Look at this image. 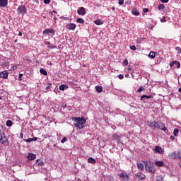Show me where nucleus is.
<instances>
[{
	"label": "nucleus",
	"mask_w": 181,
	"mask_h": 181,
	"mask_svg": "<svg viewBox=\"0 0 181 181\" xmlns=\"http://www.w3.org/2000/svg\"><path fill=\"white\" fill-rule=\"evenodd\" d=\"M160 22H162V23L166 22V18H165V17H163V18L160 19Z\"/></svg>",
	"instance_id": "43"
},
{
	"label": "nucleus",
	"mask_w": 181,
	"mask_h": 181,
	"mask_svg": "<svg viewBox=\"0 0 181 181\" xmlns=\"http://www.w3.org/2000/svg\"><path fill=\"white\" fill-rule=\"evenodd\" d=\"M131 50H136V47L135 45H132L130 47Z\"/></svg>",
	"instance_id": "40"
},
{
	"label": "nucleus",
	"mask_w": 181,
	"mask_h": 181,
	"mask_svg": "<svg viewBox=\"0 0 181 181\" xmlns=\"http://www.w3.org/2000/svg\"><path fill=\"white\" fill-rule=\"evenodd\" d=\"M158 9H159V11H163V9H165V5H163V4H160V5L158 6Z\"/></svg>",
	"instance_id": "33"
},
{
	"label": "nucleus",
	"mask_w": 181,
	"mask_h": 181,
	"mask_svg": "<svg viewBox=\"0 0 181 181\" xmlns=\"http://www.w3.org/2000/svg\"><path fill=\"white\" fill-rule=\"evenodd\" d=\"M6 126L7 127H12V121L11 120H8L6 122Z\"/></svg>",
	"instance_id": "34"
},
{
	"label": "nucleus",
	"mask_w": 181,
	"mask_h": 181,
	"mask_svg": "<svg viewBox=\"0 0 181 181\" xmlns=\"http://www.w3.org/2000/svg\"><path fill=\"white\" fill-rule=\"evenodd\" d=\"M154 122H153V121H148L147 124H148V127H151V128H153Z\"/></svg>",
	"instance_id": "30"
},
{
	"label": "nucleus",
	"mask_w": 181,
	"mask_h": 181,
	"mask_svg": "<svg viewBox=\"0 0 181 181\" xmlns=\"http://www.w3.org/2000/svg\"><path fill=\"white\" fill-rule=\"evenodd\" d=\"M16 69H18V67H16V66H13V70H16Z\"/></svg>",
	"instance_id": "52"
},
{
	"label": "nucleus",
	"mask_w": 181,
	"mask_h": 181,
	"mask_svg": "<svg viewBox=\"0 0 181 181\" xmlns=\"http://www.w3.org/2000/svg\"><path fill=\"white\" fill-rule=\"evenodd\" d=\"M160 2H162L163 4H168V2H169V0H160Z\"/></svg>",
	"instance_id": "42"
},
{
	"label": "nucleus",
	"mask_w": 181,
	"mask_h": 181,
	"mask_svg": "<svg viewBox=\"0 0 181 181\" xmlns=\"http://www.w3.org/2000/svg\"><path fill=\"white\" fill-rule=\"evenodd\" d=\"M59 90H61V91H64V90H67V85L59 86Z\"/></svg>",
	"instance_id": "25"
},
{
	"label": "nucleus",
	"mask_w": 181,
	"mask_h": 181,
	"mask_svg": "<svg viewBox=\"0 0 181 181\" xmlns=\"http://www.w3.org/2000/svg\"><path fill=\"white\" fill-rule=\"evenodd\" d=\"M165 163L163 161H156V166H163Z\"/></svg>",
	"instance_id": "27"
},
{
	"label": "nucleus",
	"mask_w": 181,
	"mask_h": 181,
	"mask_svg": "<svg viewBox=\"0 0 181 181\" xmlns=\"http://www.w3.org/2000/svg\"><path fill=\"white\" fill-rule=\"evenodd\" d=\"M46 90H50V85L46 87Z\"/></svg>",
	"instance_id": "51"
},
{
	"label": "nucleus",
	"mask_w": 181,
	"mask_h": 181,
	"mask_svg": "<svg viewBox=\"0 0 181 181\" xmlns=\"http://www.w3.org/2000/svg\"><path fill=\"white\" fill-rule=\"evenodd\" d=\"M168 156L170 158V159H176V158H177V154L175 152H173L170 153Z\"/></svg>",
	"instance_id": "19"
},
{
	"label": "nucleus",
	"mask_w": 181,
	"mask_h": 181,
	"mask_svg": "<svg viewBox=\"0 0 181 181\" xmlns=\"http://www.w3.org/2000/svg\"><path fill=\"white\" fill-rule=\"evenodd\" d=\"M137 168L138 169H140V170H144V164L141 163H137Z\"/></svg>",
	"instance_id": "28"
},
{
	"label": "nucleus",
	"mask_w": 181,
	"mask_h": 181,
	"mask_svg": "<svg viewBox=\"0 0 181 181\" xmlns=\"http://www.w3.org/2000/svg\"><path fill=\"white\" fill-rule=\"evenodd\" d=\"M44 4H46L47 5L50 4V0H44Z\"/></svg>",
	"instance_id": "44"
},
{
	"label": "nucleus",
	"mask_w": 181,
	"mask_h": 181,
	"mask_svg": "<svg viewBox=\"0 0 181 181\" xmlns=\"http://www.w3.org/2000/svg\"><path fill=\"white\" fill-rule=\"evenodd\" d=\"M157 181H163V177L162 176L159 175L157 177Z\"/></svg>",
	"instance_id": "37"
},
{
	"label": "nucleus",
	"mask_w": 181,
	"mask_h": 181,
	"mask_svg": "<svg viewBox=\"0 0 181 181\" xmlns=\"http://www.w3.org/2000/svg\"><path fill=\"white\" fill-rule=\"evenodd\" d=\"M95 25H103L104 23V21L103 20L98 19L95 21Z\"/></svg>",
	"instance_id": "24"
},
{
	"label": "nucleus",
	"mask_w": 181,
	"mask_h": 181,
	"mask_svg": "<svg viewBox=\"0 0 181 181\" xmlns=\"http://www.w3.org/2000/svg\"><path fill=\"white\" fill-rule=\"evenodd\" d=\"M22 77H23V74H20L19 76H18V78H19L20 81H22Z\"/></svg>",
	"instance_id": "41"
},
{
	"label": "nucleus",
	"mask_w": 181,
	"mask_h": 181,
	"mask_svg": "<svg viewBox=\"0 0 181 181\" xmlns=\"http://www.w3.org/2000/svg\"><path fill=\"white\" fill-rule=\"evenodd\" d=\"M23 141H24V142H28V143L34 142L35 141H37V137L29 138L27 139H23Z\"/></svg>",
	"instance_id": "14"
},
{
	"label": "nucleus",
	"mask_w": 181,
	"mask_h": 181,
	"mask_svg": "<svg viewBox=\"0 0 181 181\" xmlns=\"http://www.w3.org/2000/svg\"><path fill=\"white\" fill-rule=\"evenodd\" d=\"M40 72L41 73V74H43L44 76H47V71H46V70L43 69H40Z\"/></svg>",
	"instance_id": "29"
},
{
	"label": "nucleus",
	"mask_w": 181,
	"mask_h": 181,
	"mask_svg": "<svg viewBox=\"0 0 181 181\" xmlns=\"http://www.w3.org/2000/svg\"><path fill=\"white\" fill-rule=\"evenodd\" d=\"M153 98V96L152 95H143L141 98V101H145V100Z\"/></svg>",
	"instance_id": "12"
},
{
	"label": "nucleus",
	"mask_w": 181,
	"mask_h": 181,
	"mask_svg": "<svg viewBox=\"0 0 181 181\" xmlns=\"http://www.w3.org/2000/svg\"><path fill=\"white\" fill-rule=\"evenodd\" d=\"M20 136L23 139V133H21Z\"/></svg>",
	"instance_id": "50"
},
{
	"label": "nucleus",
	"mask_w": 181,
	"mask_h": 181,
	"mask_svg": "<svg viewBox=\"0 0 181 181\" xmlns=\"http://www.w3.org/2000/svg\"><path fill=\"white\" fill-rule=\"evenodd\" d=\"M0 100H2V98L0 97Z\"/></svg>",
	"instance_id": "60"
},
{
	"label": "nucleus",
	"mask_w": 181,
	"mask_h": 181,
	"mask_svg": "<svg viewBox=\"0 0 181 181\" xmlns=\"http://www.w3.org/2000/svg\"><path fill=\"white\" fill-rule=\"evenodd\" d=\"M156 56V52H150V53L148 54V57H150L151 59H155Z\"/></svg>",
	"instance_id": "21"
},
{
	"label": "nucleus",
	"mask_w": 181,
	"mask_h": 181,
	"mask_svg": "<svg viewBox=\"0 0 181 181\" xmlns=\"http://www.w3.org/2000/svg\"><path fill=\"white\" fill-rule=\"evenodd\" d=\"M18 36H22V33L21 32H19Z\"/></svg>",
	"instance_id": "53"
},
{
	"label": "nucleus",
	"mask_w": 181,
	"mask_h": 181,
	"mask_svg": "<svg viewBox=\"0 0 181 181\" xmlns=\"http://www.w3.org/2000/svg\"><path fill=\"white\" fill-rule=\"evenodd\" d=\"M50 13H51L52 15H53V12H50Z\"/></svg>",
	"instance_id": "59"
},
{
	"label": "nucleus",
	"mask_w": 181,
	"mask_h": 181,
	"mask_svg": "<svg viewBox=\"0 0 181 181\" xmlns=\"http://www.w3.org/2000/svg\"><path fill=\"white\" fill-rule=\"evenodd\" d=\"M143 12H144V13H146L147 12H149V9L144 8H143Z\"/></svg>",
	"instance_id": "39"
},
{
	"label": "nucleus",
	"mask_w": 181,
	"mask_h": 181,
	"mask_svg": "<svg viewBox=\"0 0 181 181\" xmlns=\"http://www.w3.org/2000/svg\"><path fill=\"white\" fill-rule=\"evenodd\" d=\"M95 90L98 93H103V87L102 86H96Z\"/></svg>",
	"instance_id": "26"
},
{
	"label": "nucleus",
	"mask_w": 181,
	"mask_h": 181,
	"mask_svg": "<svg viewBox=\"0 0 181 181\" xmlns=\"http://www.w3.org/2000/svg\"><path fill=\"white\" fill-rule=\"evenodd\" d=\"M144 88L143 86H141L138 90H137V93H142V91H144Z\"/></svg>",
	"instance_id": "36"
},
{
	"label": "nucleus",
	"mask_w": 181,
	"mask_h": 181,
	"mask_svg": "<svg viewBox=\"0 0 181 181\" xmlns=\"http://www.w3.org/2000/svg\"><path fill=\"white\" fill-rule=\"evenodd\" d=\"M118 77H119V80H122L124 78V76L122 74H119L118 76Z\"/></svg>",
	"instance_id": "46"
},
{
	"label": "nucleus",
	"mask_w": 181,
	"mask_h": 181,
	"mask_svg": "<svg viewBox=\"0 0 181 181\" xmlns=\"http://www.w3.org/2000/svg\"><path fill=\"white\" fill-rule=\"evenodd\" d=\"M0 77L1 78H8V71H3L0 73Z\"/></svg>",
	"instance_id": "11"
},
{
	"label": "nucleus",
	"mask_w": 181,
	"mask_h": 181,
	"mask_svg": "<svg viewBox=\"0 0 181 181\" xmlns=\"http://www.w3.org/2000/svg\"><path fill=\"white\" fill-rule=\"evenodd\" d=\"M119 5H124V0H119Z\"/></svg>",
	"instance_id": "45"
},
{
	"label": "nucleus",
	"mask_w": 181,
	"mask_h": 181,
	"mask_svg": "<svg viewBox=\"0 0 181 181\" xmlns=\"http://www.w3.org/2000/svg\"><path fill=\"white\" fill-rule=\"evenodd\" d=\"M158 129H161V131H167L166 127H165V124L162 122H159Z\"/></svg>",
	"instance_id": "13"
},
{
	"label": "nucleus",
	"mask_w": 181,
	"mask_h": 181,
	"mask_svg": "<svg viewBox=\"0 0 181 181\" xmlns=\"http://www.w3.org/2000/svg\"><path fill=\"white\" fill-rule=\"evenodd\" d=\"M88 163H92V165H94V163H95L96 160L93 158L90 157L88 159Z\"/></svg>",
	"instance_id": "22"
},
{
	"label": "nucleus",
	"mask_w": 181,
	"mask_h": 181,
	"mask_svg": "<svg viewBox=\"0 0 181 181\" xmlns=\"http://www.w3.org/2000/svg\"><path fill=\"white\" fill-rule=\"evenodd\" d=\"M28 158L29 160H34V159H36V155L30 153L28 154Z\"/></svg>",
	"instance_id": "18"
},
{
	"label": "nucleus",
	"mask_w": 181,
	"mask_h": 181,
	"mask_svg": "<svg viewBox=\"0 0 181 181\" xmlns=\"http://www.w3.org/2000/svg\"><path fill=\"white\" fill-rule=\"evenodd\" d=\"M112 138L115 141H117V144H121V145H124V143H122V140H121V135L115 134H113Z\"/></svg>",
	"instance_id": "5"
},
{
	"label": "nucleus",
	"mask_w": 181,
	"mask_h": 181,
	"mask_svg": "<svg viewBox=\"0 0 181 181\" xmlns=\"http://www.w3.org/2000/svg\"><path fill=\"white\" fill-rule=\"evenodd\" d=\"M170 139L172 141H175V136H170Z\"/></svg>",
	"instance_id": "48"
},
{
	"label": "nucleus",
	"mask_w": 181,
	"mask_h": 181,
	"mask_svg": "<svg viewBox=\"0 0 181 181\" xmlns=\"http://www.w3.org/2000/svg\"><path fill=\"white\" fill-rule=\"evenodd\" d=\"M170 67H173V66H175L177 69H180V62L177 61H174L170 64Z\"/></svg>",
	"instance_id": "8"
},
{
	"label": "nucleus",
	"mask_w": 181,
	"mask_h": 181,
	"mask_svg": "<svg viewBox=\"0 0 181 181\" xmlns=\"http://www.w3.org/2000/svg\"><path fill=\"white\" fill-rule=\"evenodd\" d=\"M78 15H81L83 16V15H86V8L84 7H81L77 11Z\"/></svg>",
	"instance_id": "7"
},
{
	"label": "nucleus",
	"mask_w": 181,
	"mask_h": 181,
	"mask_svg": "<svg viewBox=\"0 0 181 181\" xmlns=\"http://www.w3.org/2000/svg\"><path fill=\"white\" fill-rule=\"evenodd\" d=\"M0 143L4 146L8 145V137H6L5 133L0 134Z\"/></svg>",
	"instance_id": "3"
},
{
	"label": "nucleus",
	"mask_w": 181,
	"mask_h": 181,
	"mask_svg": "<svg viewBox=\"0 0 181 181\" xmlns=\"http://www.w3.org/2000/svg\"><path fill=\"white\" fill-rule=\"evenodd\" d=\"M159 127V122H154L153 127V128H158Z\"/></svg>",
	"instance_id": "35"
},
{
	"label": "nucleus",
	"mask_w": 181,
	"mask_h": 181,
	"mask_svg": "<svg viewBox=\"0 0 181 181\" xmlns=\"http://www.w3.org/2000/svg\"><path fill=\"white\" fill-rule=\"evenodd\" d=\"M17 42H18V40H15V42L16 43Z\"/></svg>",
	"instance_id": "57"
},
{
	"label": "nucleus",
	"mask_w": 181,
	"mask_h": 181,
	"mask_svg": "<svg viewBox=\"0 0 181 181\" xmlns=\"http://www.w3.org/2000/svg\"><path fill=\"white\" fill-rule=\"evenodd\" d=\"M173 134L175 135V136H177V135H179V129H175Z\"/></svg>",
	"instance_id": "32"
},
{
	"label": "nucleus",
	"mask_w": 181,
	"mask_h": 181,
	"mask_svg": "<svg viewBox=\"0 0 181 181\" xmlns=\"http://www.w3.org/2000/svg\"><path fill=\"white\" fill-rule=\"evenodd\" d=\"M124 64H125V66H128V59H125L124 61Z\"/></svg>",
	"instance_id": "47"
},
{
	"label": "nucleus",
	"mask_w": 181,
	"mask_h": 181,
	"mask_svg": "<svg viewBox=\"0 0 181 181\" xmlns=\"http://www.w3.org/2000/svg\"><path fill=\"white\" fill-rule=\"evenodd\" d=\"M178 91L181 93V88L178 89Z\"/></svg>",
	"instance_id": "54"
},
{
	"label": "nucleus",
	"mask_w": 181,
	"mask_h": 181,
	"mask_svg": "<svg viewBox=\"0 0 181 181\" xmlns=\"http://www.w3.org/2000/svg\"><path fill=\"white\" fill-rule=\"evenodd\" d=\"M43 160H37L35 165H37V166H43Z\"/></svg>",
	"instance_id": "23"
},
{
	"label": "nucleus",
	"mask_w": 181,
	"mask_h": 181,
	"mask_svg": "<svg viewBox=\"0 0 181 181\" xmlns=\"http://www.w3.org/2000/svg\"><path fill=\"white\" fill-rule=\"evenodd\" d=\"M42 33L43 35H52L54 36V30H53V28L45 29Z\"/></svg>",
	"instance_id": "6"
},
{
	"label": "nucleus",
	"mask_w": 181,
	"mask_h": 181,
	"mask_svg": "<svg viewBox=\"0 0 181 181\" xmlns=\"http://www.w3.org/2000/svg\"><path fill=\"white\" fill-rule=\"evenodd\" d=\"M0 6L1 8H5V6H8V0H0Z\"/></svg>",
	"instance_id": "10"
},
{
	"label": "nucleus",
	"mask_w": 181,
	"mask_h": 181,
	"mask_svg": "<svg viewBox=\"0 0 181 181\" xmlns=\"http://www.w3.org/2000/svg\"><path fill=\"white\" fill-rule=\"evenodd\" d=\"M71 120L76 122L74 124V126H75L76 128H78V129H83L84 125H86V122H87V120L83 117H72Z\"/></svg>",
	"instance_id": "1"
},
{
	"label": "nucleus",
	"mask_w": 181,
	"mask_h": 181,
	"mask_svg": "<svg viewBox=\"0 0 181 181\" xmlns=\"http://www.w3.org/2000/svg\"><path fill=\"white\" fill-rule=\"evenodd\" d=\"M155 151L157 152V153H160V154L163 153V151L162 150V148L160 146H156Z\"/></svg>",
	"instance_id": "17"
},
{
	"label": "nucleus",
	"mask_w": 181,
	"mask_h": 181,
	"mask_svg": "<svg viewBox=\"0 0 181 181\" xmlns=\"http://www.w3.org/2000/svg\"><path fill=\"white\" fill-rule=\"evenodd\" d=\"M175 49H176V50H178V51L180 52V50H181V49H180V47H177L175 48Z\"/></svg>",
	"instance_id": "49"
},
{
	"label": "nucleus",
	"mask_w": 181,
	"mask_h": 181,
	"mask_svg": "<svg viewBox=\"0 0 181 181\" xmlns=\"http://www.w3.org/2000/svg\"><path fill=\"white\" fill-rule=\"evenodd\" d=\"M132 15H135V16H138L139 15V11L136 8H133L132 11Z\"/></svg>",
	"instance_id": "20"
},
{
	"label": "nucleus",
	"mask_w": 181,
	"mask_h": 181,
	"mask_svg": "<svg viewBox=\"0 0 181 181\" xmlns=\"http://www.w3.org/2000/svg\"><path fill=\"white\" fill-rule=\"evenodd\" d=\"M128 76H129V74H126V77H128Z\"/></svg>",
	"instance_id": "58"
},
{
	"label": "nucleus",
	"mask_w": 181,
	"mask_h": 181,
	"mask_svg": "<svg viewBox=\"0 0 181 181\" xmlns=\"http://www.w3.org/2000/svg\"><path fill=\"white\" fill-rule=\"evenodd\" d=\"M17 12L21 15H25V13L27 12L26 7L23 5L19 6L17 8Z\"/></svg>",
	"instance_id": "4"
},
{
	"label": "nucleus",
	"mask_w": 181,
	"mask_h": 181,
	"mask_svg": "<svg viewBox=\"0 0 181 181\" xmlns=\"http://www.w3.org/2000/svg\"><path fill=\"white\" fill-rule=\"evenodd\" d=\"M76 21L78 22V23H81V24L84 23V19L83 18H77Z\"/></svg>",
	"instance_id": "31"
},
{
	"label": "nucleus",
	"mask_w": 181,
	"mask_h": 181,
	"mask_svg": "<svg viewBox=\"0 0 181 181\" xmlns=\"http://www.w3.org/2000/svg\"><path fill=\"white\" fill-rule=\"evenodd\" d=\"M146 170L150 173H155V172H156L155 164L151 161L146 162Z\"/></svg>",
	"instance_id": "2"
},
{
	"label": "nucleus",
	"mask_w": 181,
	"mask_h": 181,
	"mask_svg": "<svg viewBox=\"0 0 181 181\" xmlns=\"http://www.w3.org/2000/svg\"><path fill=\"white\" fill-rule=\"evenodd\" d=\"M53 12H54V13H57V12L56 11H54Z\"/></svg>",
	"instance_id": "56"
},
{
	"label": "nucleus",
	"mask_w": 181,
	"mask_h": 181,
	"mask_svg": "<svg viewBox=\"0 0 181 181\" xmlns=\"http://www.w3.org/2000/svg\"><path fill=\"white\" fill-rule=\"evenodd\" d=\"M76 24L74 23H69L68 25H66V28L69 29V30H74V29H76Z\"/></svg>",
	"instance_id": "9"
},
{
	"label": "nucleus",
	"mask_w": 181,
	"mask_h": 181,
	"mask_svg": "<svg viewBox=\"0 0 181 181\" xmlns=\"http://www.w3.org/2000/svg\"><path fill=\"white\" fill-rule=\"evenodd\" d=\"M119 176H120V177H122L123 179V180L128 181V175H127V173H122L119 175Z\"/></svg>",
	"instance_id": "16"
},
{
	"label": "nucleus",
	"mask_w": 181,
	"mask_h": 181,
	"mask_svg": "<svg viewBox=\"0 0 181 181\" xmlns=\"http://www.w3.org/2000/svg\"><path fill=\"white\" fill-rule=\"evenodd\" d=\"M112 11H115V8L112 7Z\"/></svg>",
	"instance_id": "55"
},
{
	"label": "nucleus",
	"mask_w": 181,
	"mask_h": 181,
	"mask_svg": "<svg viewBox=\"0 0 181 181\" xmlns=\"http://www.w3.org/2000/svg\"><path fill=\"white\" fill-rule=\"evenodd\" d=\"M136 177H138V179H139V180H142V179H145L146 176L142 174V173H138L137 174H136Z\"/></svg>",
	"instance_id": "15"
},
{
	"label": "nucleus",
	"mask_w": 181,
	"mask_h": 181,
	"mask_svg": "<svg viewBox=\"0 0 181 181\" xmlns=\"http://www.w3.org/2000/svg\"><path fill=\"white\" fill-rule=\"evenodd\" d=\"M66 141H67V138L64 137V138L61 140V142H62V144H64V142H66Z\"/></svg>",
	"instance_id": "38"
}]
</instances>
